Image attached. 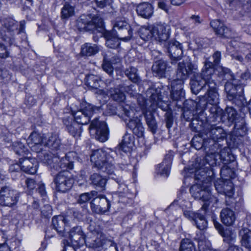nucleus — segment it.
<instances>
[{
  "label": "nucleus",
  "mask_w": 251,
  "mask_h": 251,
  "mask_svg": "<svg viewBox=\"0 0 251 251\" xmlns=\"http://www.w3.org/2000/svg\"><path fill=\"white\" fill-rule=\"evenodd\" d=\"M115 33L120 40L125 42L129 41L132 37V30L130 25H129V27H126Z\"/></svg>",
  "instance_id": "nucleus-44"
},
{
  "label": "nucleus",
  "mask_w": 251,
  "mask_h": 251,
  "mask_svg": "<svg viewBox=\"0 0 251 251\" xmlns=\"http://www.w3.org/2000/svg\"><path fill=\"white\" fill-rule=\"evenodd\" d=\"M228 81L231 82L232 84L234 85V86L237 87V89L240 90V91L239 92V94L242 93V85L244 84V82H242V81L240 79L235 78L233 75H231V78H230Z\"/></svg>",
  "instance_id": "nucleus-58"
},
{
  "label": "nucleus",
  "mask_w": 251,
  "mask_h": 251,
  "mask_svg": "<svg viewBox=\"0 0 251 251\" xmlns=\"http://www.w3.org/2000/svg\"><path fill=\"white\" fill-rule=\"evenodd\" d=\"M200 211L201 210H199L196 212L190 210H186L184 211L183 214L186 218L194 222Z\"/></svg>",
  "instance_id": "nucleus-62"
},
{
  "label": "nucleus",
  "mask_w": 251,
  "mask_h": 251,
  "mask_svg": "<svg viewBox=\"0 0 251 251\" xmlns=\"http://www.w3.org/2000/svg\"><path fill=\"white\" fill-rule=\"evenodd\" d=\"M147 93V95H150V100L152 102L151 106L152 109H154V107H158L163 111L167 110L168 104L162 100V97L159 91L152 88L149 89Z\"/></svg>",
  "instance_id": "nucleus-23"
},
{
  "label": "nucleus",
  "mask_w": 251,
  "mask_h": 251,
  "mask_svg": "<svg viewBox=\"0 0 251 251\" xmlns=\"http://www.w3.org/2000/svg\"><path fill=\"white\" fill-rule=\"evenodd\" d=\"M88 229L89 232L86 235L84 243L88 247L97 249L98 251L102 245L105 236L100 230L99 226L94 222H90Z\"/></svg>",
  "instance_id": "nucleus-7"
},
{
  "label": "nucleus",
  "mask_w": 251,
  "mask_h": 251,
  "mask_svg": "<svg viewBox=\"0 0 251 251\" xmlns=\"http://www.w3.org/2000/svg\"><path fill=\"white\" fill-rule=\"evenodd\" d=\"M57 158L54 157L52 158L51 156L49 155H45L44 159H43V162L45 163H46L47 165H50V167H52L55 168V169H57L58 167L55 166L54 164H52L53 161H57Z\"/></svg>",
  "instance_id": "nucleus-60"
},
{
  "label": "nucleus",
  "mask_w": 251,
  "mask_h": 251,
  "mask_svg": "<svg viewBox=\"0 0 251 251\" xmlns=\"http://www.w3.org/2000/svg\"><path fill=\"white\" fill-rule=\"evenodd\" d=\"M36 191L40 195L41 197L43 198V199L46 200L47 199V197L46 188L43 183H40L38 184V188Z\"/></svg>",
  "instance_id": "nucleus-64"
},
{
  "label": "nucleus",
  "mask_w": 251,
  "mask_h": 251,
  "mask_svg": "<svg viewBox=\"0 0 251 251\" xmlns=\"http://www.w3.org/2000/svg\"><path fill=\"white\" fill-rule=\"evenodd\" d=\"M172 156L167 155L163 162L158 164L156 168V172L162 176L168 177L169 175L170 170L172 161Z\"/></svg>",
  "instance_id": "nucleus-29"
},
{
  "label": "nucleus",
  "mask_w": 251,
  "mask_h": 251,
  "mask_svg": "<svg viewBox=\"0 0 251 251\" xmlns=\"http://www.w3.org/2000/svg\"><path fill=\"white\" fill-rule=\"evenodd\" d=\"M12 148L16 154L24 155L27 154L28 150L25 145L20 141H16L13 143Z\"/></svg>",
  "instance_id": "nucleus-50"
},
{
  "label": "nucleus",
  "mask_w": 251,
  "mask_h": 251,
  "mask_svg": "<svg viewBox=\"0 0 251 251\" xmlns=\"http://www.w3.org/2000/svg\"><path fill=\"white\" fill-rule=\"evenodd\" d=\"M205 212L206 210L201 208L200 212L194 221L197 227L201 230H204L207 226V222L205 217Z\"/></svg>",
  "instance_id": "nucleus-41"
},
{
  "label": "nucleus",
  "mask_w": 251,
  "mask_h": 251,
  "mask_svg": "<svg viewBox=\"0 0 251 251\" xmlns=\"http://www.w3.org/2000/svg\"><path fill=\"white\" fill-rule=\"evenodd\" d=\"M179 251H196L193 242L189 239H183L181 240Z\"/></svg>",
  "instance_id": "nucleus-49"
},
{
  "label": "nucleus",
  "mask_w": 251,
  "mask_h": 251,
  "mask_svg": "<svg viewBox=\"0 0 251 251\" xmlns=\"http://www.w3.org/2000/svg\"><path fill=\"white\" fill-rule=\"evenodd\" d=\"M27 144L32 151L38 152L42 150L41 147L43 145V138L39 133L33 132L28 138Z\"/></svg>",
  "instance_id": "nucleus-27"
},
{
  "label": "nucleus",
  "mask_w": 251,
  "mask_h": 251,
  "mask_svg": "<svg viewBox=\"0 0 251 251\" xmlns=\"http://www.w3.org/2000/svg\"><path fill=\"white\" fill-rule=\"evenodd\" d=\"M171 60L172 64L181 59L182 54V47L180 43L175 40L166 42L164 44Z\"/></svg>",
  "instance_id": "nucleus-18"
},
{
  "label": "nucleus",
  "mask_w": 251,
  "mask_h": 251,
  "mask_svg": "<svg viewBox=\"0 0 251 251\" xmlns=\"http://www.w3.org/2000/svg\"><path fill=\"white\" fill-rule=\"evenodd\" d=\"M74 14V8L69 3H66L61 10V17L63 19L68 18Z\"/></svg>",
  "instance_id": "nucleus-52"
},
{
  "label": "nucleus",
  "mask_w": 251,
  "mask_h": 251,
  "mask_svg": "<svg viewBox=\"0 0 251 251\" xmlns=\"http://www.w3.org/2000/svg\"><path fill=\"white\" fill-rule=\"evenodd\" d=\"M21 169L29 174H34L37 171V163L34 158H25L20 160Z\"/></svg>",
  "instance_id": "nucleus-30"
},
{
  "label": "nucleus",
  "mask_w": 251,
  "mask_h": 251,
  "mask_svg": "<svg viewBox=\"0 0 251 251\" xmlns=\"http://www.w3.org/2000/svg\"><path fill=\"white\" fill-rule=\"evenodd\" d=\"M223 179H218L214 183L216 190L219 193L224 194L226 197V203L231 207L236 208L238 206V203L236 199L233 197V184L227 178Z\"/></svg>",
  "instance_id": "nucleus-8"
},
{
  "label": "nucleus",
  "mask_w": 251,
  "mask_h": 251,
  "mask_svg": "<svg viewBox=\"0 0 251 251\" xmlns=\"http://www.w3.org/2000/svg\"><path fill=\"white\" fill-rule=\"evenodd\" d=\"M212 106L210 108V111L212 114H213V116H215L216 118L218 117H221L222 114H223L222 110L218 107L217 105H212Z\"/></svg>",
  "instance_id": "nucleus-63"
},
{
  "label": "nucleus",
  "mask_w": 251,
  "mask_h": 251,
  "mask_svg": "<svg viewBox=\"0 0 251 251\" xmlns=\"http://www.w3.org/2000/svg\"><path fill=\"white\" fill-rule=\"evenodd\" d=\"M102 67L103 70L109 75L113 74L114 66L110 62V60L106 56L103 57Z\"/></svg>",
  "instance_id": "nucleus-55"
},
{
  "label": "nucleus",
  "mask_w": 251,
  "mask_h": 251,
  "mask_svg": "<svg viewBox=\"0 0 251 251\" xmlns=\"http://www.w3.org/2000/svg\"><path fill=\"white\" fill-rule=\"evenodd\" d=\"M86 84L92 89H97L100 86L101 81L100 76L89 75L86 78Z\"/></svg>",
  "instance_id": "nucleus-43"
},
{
  "label": "nucleus",
  "mask_w": 251,
  "mask_h": 251,
  "mask_svg": "<svg viewBox=\"0 0 251 251\" xmlns=\"http://www.w3.org/2000/svg\"><path fill=\"white\" fill-rule=\"evenodd\" d=\"M62 121L66 130L75 138H78L82 132V126L74 120L72 114L63 118Z\"/></svg>",
  "instance_id": "nucleus-20"
},
{
  "label": "nucleus",
  "mask_w": 251,
  "mask_h": 251,
  "mask_svg": "<svg viewBox=\"0 0 251 251\" xmlns=\"http://www.w3.org/2000/svg\"><path fill=\"white\" fill-rule=\"evenodd\" d=\"M129 25L124 20L116 21L113 25V30L111 31H114V33H116L126 27H129Z\"/></svg>",
  "instance_id": "nucleus-57"
},
{
  "label": "nucleus",
  "mask_w": 251,
  "mask_h": 251,
  "mask_svg": "<svg viewBox=\"0 0 251 251\" xmlns=\"http://www.w3.org/2000/svg\"><path fill=\"white\" fill-rule=\"evenodd\" d=\"M220 217L222 222L227 226H231L234 223L236 219L234 212L228 208L222 210Z\"/></svg>",
  "instance_id": "nucleus-33"
},
{
  "label": "nucleus",
  "mask_w": 251,
  "mask_h": 251,
  "mask_svg": "<svg viewBox=\"0 0 251 251\" xmlns=\"http://www.w3.org/2000/svg\"><path fill=\"white\" fill-rule=\"evenodd\" d=\"M99 50L97 45L87 43L81 46V54L83 56H90L97 53Z\"/></svg>",
  "instance_id": "nucleus-39"
},
{
  "label": "nucleus",
  "mask_w": 251,
  "mask_h": 251,
  "mask_svg": "<svg viewBox=\"0 0 251 251\" xmlns=\"http://www.w3.org/2000/svg\"><path fill=\"white\" fill-rule=\"evenodd\" d=\"M197 71V65L192 62L190 59L187 57L185 60L178 64L176 71L177 78L174 80H181L183 81L184 79L188 77L190 74L196 73Z\"/></svg>",
  "instance_id": "nucleus-13"
},
{
  "label": "nucleus",
  "mask_w": 251,
  "mask_h": 251,
  "mask_svg": "<svg viewBox=\"0 0 251 251\" xmlns=\"http://www.w3.org/2000/svg\"><path fill=\"white\" fill-rule=\"evenodd\" d=\"M115 244L111 240L104 238L102 245L98 251H115Z\"/></svg>",
  "instance_id": "nucleus-51"
},
{
  "label": "nucleus",
  "mask_w": 251,
  "mask_h": 251,
  "mask_svg": "<svg viewBox=\"0 0 251 251\" xmlns=\"http://www.w3.org/2000/svg\"><path fill=\"white\" fill-rule=\"evenodd\" d=\"M220 119L223 122L227 120L230 123H235L234 132L236 135L243 136L246 134L247 128L244 119L239 117L237 111L232 107H226Z\"/></svg>",
  "instance_id": "nucleus-5"
},
{
  "label": "nucleus",
  "mask_w": 251,
  "mask_h": 251,
  "mask_svg": "<svg viewBox=\"0 0 251 251\" xmlns=\"http://www.w3.org/2000/svg\"><path fill=\"white\" fill-rule=\"evenodd\" d=\"M18 193L8 186H0V205L11 207L18 201Z\"/></svg>",
  "instance_id": "nucleus-12"
},
{
  "label": "nucleus",
  "mask_w": 251,
  "mask_h": 251,
  "mask_svg": "<svg viewBox=\"0 0 251 251\" xmlns=\"http://www.w3.org/2000/svg\"><path fill=\"white\" fill-rule=\"evenodd\" d=\"M210 26L213 29L216 34L224 38L231 37L230 30L225 26L221 21L218 20L212 21L210 22Z\"/></svg>",
  "instance_id": "nucleus-24"
},
{
  "label": "nucleus",
  "mask_w": 251,
  "mask_h": 251,
  "mask_svg": "<svg viewBox=\"0 0 251 251\" xmlns=\"http://www.w3.org/2000/svg\"><path fill=\"white\" fill-rule=\"evenodd\" d=\"M215 69L213 63L207 59L204 62L203 68L202 69L201 75V79L204 82V87H210L214 88L216 84V76L214 75Z\"/></svg>",
  "instance_id": "nucleus-14"
},
{
  "label": "nucleus",
  "mask_w": 251,
  "mask_h": 251,
  "mask_svg": "<svg viewBox=\"0 0 251 251\" xmlns=\"http://www.w3.org/2000/svg\"><path fill=\"white\" fill-rule=\"evenodd\" d=\"M222 235L224 237V241L229 244L234 241L236 237V233L230 230L224 231Z\"/></svg>",
  "instance_id": "nucleus-56"
},
{
  "label": "nucleus",
  "mask_w": 251,
  "mask_h": 251,
  "mask_svg": "<svg viewBox=\"0 0 251 251\" xmlns=\"http://www.w3.org/2000/svg\"><path fill=\"white\" fill-rule=\"evenodd\" d=\"M136 11L138 14L141 17L148 19L152 15L153 8L151 4L147 2H144L137 6Z\"/></svg>",
  "instance_id": "nucleus-34"
},
{
  "label": "nucleus",
  "mask_w": 251,
  "mask_h": 251,
  "mask_svg": "<svg viewBox=\"0 0 251 251\" xmlns=\"http://www.w3.org/2000/svg\"><path fill=\"white\" fill-rule=\"evenodd\" d=\"M96 110L98 109L91 104L83 103L81 108L72 115L74 120L79 125H86L89 122L90 118Z\"/></svg>",
  "instance_id": "nucleus-10"
},
{
  "label": "nucleus",
  "mask_w": 251,
  "mask_h": 251,
  "mask_svg": "<svg viewBox=\"0 0 251 251\" xmlns=\"http://www.w3.org/2000/svg\"><path fill=\"white\" fill-rule=\"evenodd\" d=\"M183 81L173 80L171 82V97L173 100H179L184 98V92L183 91Z\"/></svg>",
  "instance_id": "nucleus-26"
},
{
  "label": "nucleus",
  "mask_w": 251,
  "mask_h": 251,
  "mask_svg": "<svg viewBox=\"0 0 251 251\" xmlns=\"http://www.w3.org/2000/svg\"><path fill=\"white\" fill-rule=\"evenodd\" d=\"M76 155L75 152H68L64 157H62L60 160L59 168L63 170V171H65L67 169H72L74 167V161Z\"/></svg>",
  "instance_id": "nucleus-32"
},
{
  "label": "nucleus",
  "mask_w": 251,
  "mask_h": 251,
  "mask_svg": "<svg viewBox=\"0 0 251 251\" xmlns=\"http://www.w3.org/2000/svg\"><path fill=\"white\" fill-rule=\"evenodd\" d=\"M214 158V155H211V153L207 154L205 157L196 158L193 164L195 179L200 180L201 184L212 181V176L214 175L212 167L216 163L213 159Z\"/></svg>",
  "instance_id": "nucleus-3"
},
{
  "label": "nucleus",
  "mask_w": 251,
  "mask_h": 251,
  "mask_svg": "<svg viewBox=\"0 0 251 251\" xmlns=\"http://www.w3.org/2000/svg\"><path fill=\"white\" fill-rule=\"evenodd\" d=\"M205 91L207 94V101L211 105H217L219 103V95L217 93V85L216 84L214 88L207 87Z\"/></svg>",
  "instance_id": "nucleus-40"
},
{
  "label": "nucleus",
  "mask_w": 251,
  "mask_h": 251,
  "mask_svg": "<svg viewBox=\"0 0 251 251\" xmlns=\"http://www.w3.org/2000/svg\"><path fill=\"white\" fill-rule=\"evenodd\" d=\"M190 84L192 93L196 95L200 91H205L207 89V87H204V82L199 75H194L191 80Z\"/></svg>",
  "instance_id": "nucleus-36"
},
{
  "label": "nucleus",
  "mask_w": 251,
  "mask_h": 251,
  "mask_svg": "<svg viewBox=\"0 0 251 251\" xmlns=\"http://www.w3.org/2000/svg\"><path fill=\"white\" fill-rule=\"evenodd\" d=\"M125 75L134 83H137L140 77L137 74V69L134 67H130L125 71Z\"/></svg>",
  "instance_id": "nucleus-48"
},
{
  "label": "nucleus",
  "mask_w": 251,
  "mask_h": 251,
  "mask_svg": "<svg viewBox=\"0 0 251 251\" xmlns=\"http://www.w3.org/2000/svg\"><path fill=\"white\" fill-rule=\"evenodd\" d=\"M89 129L91 133L95 134L97 140L104 142L108 139V131L104 122H100L96 118L92 121Z\"/></svg>",
  "instance_id": "nucleus-15"
},
{
  "label": "nucleus",
  "mask_w": 251,
  "mask_h": 251,
  "mask_svg": "<svg viewBox=\"0 0 251 251\" xmlns=\"http://www.w3.org/2000/svg\"><path fill=\"white\" fill-rule=\"evenodd\" d=\"M207 135L210 138L208 141L209 146L211 148V150H214V149L221 147L222 145L220 142L225 140L226 133L220 126H212Z\"/></svg>",
  "instance_id": "nucleus-11"
},
{
  "label": "nucleus",
  "mask_w": 251,
  "mask_h": 251,
  "mask_svg": "<svg viewBox=\"0 0 251 251\" xmlns=\"http://www.w3.org/2000/svg\"><path fill=\"white\" fill-rule=\"evenodd\" d=\"M225 90L227 93V99L229 100H233L235 102L237 96L240 97L241 94H238V91H240L237 87L232 84V82L227 81L225 85Z\"/></svg>",
  "instance_id": "nucleus-38"
},
{
  "label": "nucleus",
  "mask_w": 251,
  "mask_h": 251,
  "mask_svg": "<svg viewBox=\"0 0 251 251\" xmlns=\"http://www.w3.org/2000/svg\"><path fill=\"white\" fill-rule=\"evenodd\" d=\"M218 149L219 148L214 149V150H212L214 152H211V155H214L213 159L216 162L215 166L220 165L221 163L224 164L225 165L220 169L221 174L223 176L228 177L231 170L226 165L234 162L235 157L231 153V150L228 147H225L220 149L219 152H218Z\"/></svg>",
  "instance_id": "nucleus-6"
},
{
  "label": "nucleus",
  "mask_w": 251,
  "mask_h": 251,
  "mask_svg": "<svg viewBox=\"0 0 251 251\" xmlns=\"http://www.w3.org/2000/svg\"><path fill=\"white\" fill-rule=\"evenodd\" d=\"M137 100L138 104L143 110L142 113H144L147 109V102L146 99L142 95H138L137 96Z\"/></svg>",
  "instance_id": "nucleus-61"
},
{
  "label": "nucleus",
  "mask_w": 251,
  "mask_h": 251,
  "mask_svg": "<svg viewBox=\"0 0 251 251\" xmlns=\"http://www.w3.org/2000/svg\"><path fill=\"white\" fill-rule=\"evenodd\" d=\"M90 180L93 185L101 189L104 188L106 182L105 178L96 173L91 175Z\"/></svg>",
  "instance_id": "nucleus-46"
},
{
  "label": "nucleus",
  "mask_w": 251,
  "mask_h": 251,
  "mask_svg": "<svg viewBox=\"0 0 251 251\" xmlns=\"http://www.w3.org/2000/svg\"><path fill=\"white\" fill-rule=\"evenodd\" d=\"M91 208L93 212L102 214L109 211L110 207V201L105 196L96 197L90 202Z\"/></svg>",
  "instance_id": "nucleus-19"
},
{
  "label": "nucleus",
  "mask_w": 251,
  "mask_h": 251,
  "mask_svg": "<svg viewBox=\"0 0 251 251\" xmlns=\"http://www.w3.org/2000/svg\"><path fill=\"white\" fill-rule=\"evenodd\" d=\"M153 37L164 44L169 37V27L165 24H157L153 26Z\"/></svg>",
  "instance_id": "nucleus-21"
},
{
  "label": "nucleus",
  "mask_w": 251,
  "mask_h": 251,
  "mask_svg": "<svg viewBox=\"0 0 251 251\" xmlns=\"http://www.w3.org/2000/svg\"><path fill=\"white\" fill-rule=\"evenodd\" d=\"M153 27L142 26L139 31V34L142 39L148 41L153 37Z\"/></svg>",
  "instance_id": "nucleus-45"
},
{
  "label": "nucleus",
  "mask_w": 251,
  "mask_h": 251,
  "mask_svg": "<svg viewBox=\"0 0 251 251\" xmlns=\"http://www.w3.org/2000/svg\"><path fill=\"white\" fill-rule=\"evenodd\" d=\"M143 114L144 115L149 128L152 133H154L156 130L157 126L153 114L151 113L148 114L145 112Z\"/></svg>",
  "instance_id": "nucleus-47"
},
{
  "label": "nucleus",
  "mask_w": 251,
  "mask_h": 251,
  "mask_svg": "<svg viewBox=\"0 0 251 251\" xmlns=\"http://www.w3.org/2000/svg\"><path fill=\"white\" fill-rule=\"evenodd\" d=\"M211 181L206 182L202 184L194 185L190 189V193L193 197L204 202L201 207V209L204 210H206L210 204L213 206L216 207L219 201L217 197L211 195Z\"/></svg>",
  "instance_id": "nucleus-4"
},
{
  "label": "nucleus",
  "mask_w": 251,
  "mask_h": 251,
  "mask_svg": "<svg viewBox=\"0 0 251 251\" xmlns=\"http://www.w3.org/2000/svg\"><path fill=\"white\" fill-rule=\"evenodd\" d=\"M67 221L66 218L62 215L54 216L52 219V225L53 228L61 236H64Z\"/></svg>",
  "instance_id": "nucleus-28"
},
{
  "label": "nucleus",
  "mask_w": 251,
  "mask_h": 251,
  "mask_svg": "<svg viewBox=\"0 0 251 251\" xmlns=\"http://www.w3.org/2000/svg\"><path fill=\"white\" fill-rule=\"evenodd\" d=\"M116 155V151L110 149H98L93 151L90 159L95 167L112 176L115 171L114 162Z\"/></svg>",
  "instance_id": "nucleus-2"
},
{
  "label": "nucleus",
  "mask_w": 251,
  "mask_h": 251,
  "mask_svg": "<svg viewBox=\"0 0 251 251\" xmlns=\"http://www.w3.org/2000/svg\"><path fill=\"white\" fill-rule=\"evenodd\" d=\"M125 115L128 118L126 119L128 122L127 123V126L132 130L133 133L140 137L143 135L144 128L141 122V119L138 117H140L135 110L130 107L128 108H124Z\"/></svg>",
  "instance_id": "nucleus-9"
},
{
  "label": "nucleus",
  "mask_w": 251,
  "mask_h": 251,
  "mask_svg": "<svg viewBox=\"0 0 251 251\" xmlns=\"http://www.w3.org/2000/svg\"><path fill=\"white\" fill-rule=\"evenodd\" d=\"M133 86H126L124 87L122 85H119L117 88H111L107 91V95L109 96L112 100L118 102L124 101L126 100V96L122 90L127 91L130 88H132Z\"/></svg>",
  "instance_id": "nucleus-25"
},
{
  "label": "nucleus",
  "mask_w": 251,
  "mask_h": 251,
  "mask_svg": "<svg viewBox=\"0 0 251 251\" xmlns=\"http://www.w3.org/2000/svg\"><path fill=\"white\" fill-rule=\"evenodd\" d=\"M170 67L166 61L160 60L156 61L153 64L152 66V70L158 76L163 77L165 76L167 69H169Z\"/></svg>",
  "instance_id": "nucleus-37"
},
{
  "label": "nucleus",
  "mask_w": 251,
  "mask_h": 251,
  "mask_svg": "<svg viewBox=\"0 0 251 251\" xmlns=\"http://www.w3.org/2000/svg\"><path fill=\"white\" fill-rule=\"evenodd\" d=\"M116 182L118 185V190L117 192L120 196H123V194L126 193L127 192V187L121 179H118Z\"/></svg>",
  "instance_id": "nucleus-59"
},
{
  "label": "nucleus",
  "mask_w": 251,
  "mask_h": 251,
  "mask_svg": "<svg viewBox=\"0 0 251 251\" xmlns=\"http://www.w3.org/2000/svg\"><path fill=\"white\" fill-rule=\"evenodd\" d=\"M54 182L57 191L64 193L72 188L74 180L68 172L62 171L56 176Z\"/></svg>",
  "instance_id": "nucleus-16"
},
{
  "label": "nucleus",
  "mask_w": 251,
  "mask_h": 251,
  "mask_svg": "<svg viewBox=\"0 0 251 251\" xmlns=\"http://www.w3.org/2000/svg\"><path fill=\"white\" fill-rule=\"evenodd\" d=\"M3 27L1 31V38L5 42L11 44L13 43V36L15 31L18 30V23L10 18L3 21Z\"/></svg>",
  "instance_id": "nucleus-17"
},
{
  "label": "nucleus",
  "mask_w": 251,
  "mask_h": 251,
  "mask_svg": "<svg viewBox=\"0 0 251 251\" xmlns=\"http://www.w3.org/2000/svg\"><path fill=\"white\" fill-rule=\"evenodd\" d=\"M97 195V192L93 191L89 193H84L79 196L77 201L80 204L85 203L89 201L92 198Z\"/></svg>",
  "instance_id": "nucleus-54"
},
{
  "label": "nucleus",
  "mask_w": 251,
  "mask_h": 251,
  "mask_svg": "<svg viewBox=\"0 0 251 251\" xmlns=\"http://www.w3.org/2000/svg\"><path fill=\"white\" fill-rule=\"evenodd\" d=\"M192 146L196 149L200 150L203 147V146H207V143H208V141L207 140H203L200 137H194L192 140Z\"/></svg>",
  "instance_id": "nucleus-53"
},
{
  "label": "nucleus",
  "mask_w": 251,
  "mask_h": 251,
  "mask_svg": "<svg viewBox=\"0 0 251 251\" xmlns=\"http://www.w3.org/2000/svg\"><path fill=\"white\" fill-rule=\"evenodd\" d=\"M134 142V137L131 134L126 133L123 137L122 142L119 145V150L127 152L130 151Z\"/></svg>",
  "instance_id": "nucleus-35"
},
{
  "label": "nucleus",
  "mask_w": 251,
  "mask_h": 251,
  "mask_svg": "<svg viewBox=\"0 0 251 251\" xmlns=\"http://www.w3.org/2000/svg\"><path fill=\"white\" fill-rule=\"evenodd\" d=\"M76 26L80 31L99 32L106 39L107 47L114 49L118 47L119 38L114 31L105 30L102 19L98 15H83L78 19Z\"/></svg>",
  "instance_id": "nucleus-1"
},
{
  "label": "nucleus",
  "mask_w": 251,
  "mask_h": 251,
  "mask_svg": "<svg viewBox=\"0 0 251 251\" xmlns=\"http://www.w3.org/2000/svg\"><path fill=\"white\" fill-rule=\"evenodd\" d=\"M86 235L80 226L72 228L69 232V237L73 246L81 247L85 242Z\"/></svg>",
  "instance_id": "nucleus-22"
},
{
  "label": "nucleus",
  "mask_w": 251,
  "mask_h": 251,
  "mask_svg": "<svg viewBox=\"0 0 251 251\" xmlns=\"http://www.w3.org/2000/svg\"><path fill=\"white\" fill-rule=\"evenodd\" d=\"M241 236L242 245L248 249H251V231L247 228H243L240 231Z\"/></svg>",
  "instance_id": "nucleus-42"
},
{
  "label": "nucleus",
  "mask_w": 251,
  "mask_h": 251,
  "mask_svg": "<svg viewBox=\"0 0 251 251\" xmlns=\"http://www.w3.org/2000/svg\"><path fill=\"white\" fill-rule=\"evenodd\" d=\"M43 145L52 150H57L61 145V142L57 134H49L43 137Z\"/></svg>",
  "instance_id": "nucleus-31"
}]
</instances>
